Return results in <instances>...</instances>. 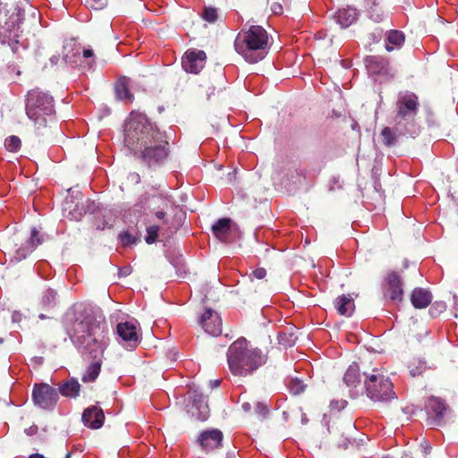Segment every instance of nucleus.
<instances>
[{"instance_id":"9d476101","label":"nucleus","mask_w":458,"mask_h":458,"mask_svg":"<svg viewBox=\"0 0 458 458\" xmlns=\"http://www.w3.org/2000/svg\"><path fill=\"white\" fill-rule=\"evenodd\" d=\"M32 399L35 405L44 410H52L59 399L55 388L46 383L35 384L32 391Z\"/></svg>"},{"instance_id":"a18cd8bd","label":"nucleus","mask_w":458,"mask_h":458,"mask_svg":"<svg viewBox=\"0 0 458 458\" xmlns=\"http://www.w3.org/2000/svg\"><path fill=\"white\" fill-rule=\"evenodd\" d=\"M257 413L259 414L260 417L265 418L268 413V408L262 403H258L256 407Z\"/></svg>"},{"instance_id":"37998d69","label":"nucleus","mask_w":458,"mask_h":458,"mask_svg":"<svg viewBox=\"0 0 458 458\" xmlns=\"http://www.w3.org/2000/svg\"><path fill=\"white\" fill-rule=\"evenodd\" d=\"M119 237L123 245H129L135 242L134 237L131 234H130L128 232H123V233H120Z\"/></svg>"},{"instance_id":"2eb2a0df","label":"nucleus","mask_w":458,"mask_h":458,"mask_svg":"<svg viewBox=\"0 0 458 458\" xmlns=\"http://www.w3.org/2000/svg\"><path fill=\"white\" fill-rule=\"evenodd\" d=\"M199 325L208 335L217 336L222 333V318L212 309H206L199 320Z\"/></svg>"},{"instance_id":"4468645a","label":"nucleus","mask_w":458,"mask_h":458,"mask_svg":"<svg viewBox=\"0 0 458 458\" xmlns=\"http://www.w3.org/2000/svg\"><path fill=\"white\" fill-rule=\"evenodd\" d=\"M207 55L203 50L190 49L182 59V65L187 72L199 73L205 66Z\"/></svg>"},{"instance_id":"69168bd1","label":"nucleus","mask_w":458,"mask_h":458,"mask_svg":"<svg viewBox=\"0 0 458 458\" xmlns=\"http://www.w3.org/2000/svg\"><path fill=\"white\" fill-rule=\"evenodd\" d=\"M454 305H455V306H458V303L456 302V301H457V296H455V295H454Z\"/></svg>"},{"instance_id":"f704fd0d","label":"nucleus","mask_w":458,"mask_h":458,"mask_svg":"<svg viewBox=\"0 0 458 458\" xmlns=\"http://www.w3.org/2000/svg\"><path fill=\"white\" fill-rule=\"evenodd\" d=\"M24 13L20 9H16L15 13H13L8 21V25L13 27V29H20L21 26L25 25L24 21L25 18L23 17ZM28 24H26L27 26Z\"/></svg>"},{"instance_id":"423d86ee","label":"nucleus","mask_w":458,"mask_h":458,"mask_svg":"<svg viewBox=\"0 0 458 458\" xmlns=\"http://www.w3.org/2000/svg\"><path fill=\"white\" fill-rule=\"evenodd\" d=\"M267 46V30H240L234 40L236 52L250 64L262 60Z\"/></svg>"},{"instance_id":"6e6552de","label":"nucleus","mask_w":458,"mask_h":458,"mask_svg":"<svg viewBox=\"0 0 458 458\" xmlns=\"http://www.w3.org/2000/svg\"><path fill=\"white\" fill-rule=\"evenodd\" d=\"M143 114L131 112L124 125V144L136 156L142 157Z\"/></svg>"},{"instance_id":"13d9d810","label":"nucleus","mask_w":458,"mask_h":458,"mask_svg":"<svg viewBox=\"0 0 458 458\" xmlns=\"http://www.w3.org/2000/svg\"><path fill=\"white\" fill-rule=\"evenodd\" d=\"M28 458H46V457L40 454H33L30 455Z\"/></svg>"},{"instance_id":"7c9ffc66","label":"nucleus","mask_w":458,"mask_h":458,"mask_svg":"<svg viewBox=\"0 0 458 458\" xmlns=\"http://www.w3.org/2000/svg\"><path fill=\"white\" fill-rule=\"evenodd\" d=\"M405 37L402 30H388L386 38V49L391 52L394 47H400L404 42Z\"/></svg>"},{"instance_id":"f03ea898","label":"nucleus","mask_w":458,"mask_h":458,"mask_svg":"<svg viewBox=\"0 0 458 458\" xmlns=\"http://www.w3.org/2000/svg\"><path fill=\"white\" fill-rule=\"evenodd\" d=\"M25 111L33 123V134L38 141L49 137L55 114L53 97L38 89L30 90L26 96Z\"/></svg>"},{"instance_id":"f3484780","label":"nucleus","mask_w":458,"mask_h":458,"mask_svg":"<svg viewBox=\"0 0 458 458\" xmlns=\"http://www.w3.org/2000/svg\"><path fill=\"white\" fill-rule=\"evenodd\" d=\"M222 441L223 433L216 428L203 431L199 437V445L207 452L220 447Z\"/></svg>"},{"instance_id":"473e14b6","label":"nucleus","mask_w":458,"mask_h":458,"mask_svg":"<svg viewBox=\"0 0 458 458\" xmlns=\"http://www.w3.org/2000/svg\"><path fill=\"white\" fill-rule=\"evenodd\" d=\"M380 136L385 146L388 148L395 146L398 135L394 129L390 127H384L381 131Z\"/></svg>"},{"instance_id":"338daca9","label":"nucleus","mask_w":458,"mask_h":458,"mask_svg":"<svg viewBox=\"0 0 458 458\" xmlns=\"http://www.w3.org/2000/svg\"><path fill=\"white\" fill-rule=\"evenodd\" d=\"M404 4H406L408 6H411V4H410V1L409 0H404L403 2Z\"/></svg>"},{"instance_id":"680f3d73","label":"nucleus","mask_w":458,"mask_h":458,"mask_svg":"<svg viewBox=\"0 0 458 458\" xmlns=\"http://www.w3.org/2000/svg\"><path fill=\"white\" fill-rule=\"evenodd\" d=\"M37 14H38V12H36V11H33L31 13V17L35 21V22L38 21V20L37 18Z\"/></svg>"},{"instance_id":"c85d7f7f","label":"nucleus","mask_w":458,"mask_h":458,"mask_svg":"<svg viewBox=\"0 0 458 458\" xmlns=\"http://www.w3.org/2000/svg\"><path fill=\"white\" fill-rule=\"evenodd\" d=\"M131 79L126 76H121L114 84V91L119 99L132 100V94L129 90Z\"/></svg>"},{"instance_id":"393cba45","label":"nucleus","mask_w":458,"mask_h":458,"mask_svg":"<svg viewBox=\"0 0 458 458\" xmlns=\"http://www.w3.org/2000/svg\"><path fill=\"white\" fill-rule=\"evenodd\" d=\"M81 387V386L78 380L74 377H72L61 384L56 390L58 394H60L63 396L68 398H75L80 394Z\"/></svg>"},{"instance_id":"cd10ccee","label":"nucleus","mask_w":458,"mask_h":458,"mask_svg":"<svg viewBox=\"0 0 458 458\" xmlns=\"http://www.w3.org/2000/svg\"><path fill=\"white\" fill-rule=\"evenodd\" d=\"M231 219L220 218L212 226L214 235L222 242H227V235L231 231Z\"/></svg>"},{"instance_id":"4d7b16f0","label":"nucleus","mask_w":458,"mask_h":458,"mask_svg":"<svg viewBox=\"0 0 458 458\" xmlns=\"http://www.w3.org/2000/svg\"><path fill=\"white\" fill-rule=\"evenodd\" d=\"M242 407L245 411H250L251 408L249 403H242Z\"/></svg>"},{"instance_id":"2f4dec72","label":"nucleus","mask_w":458,"mask_h":458,"mask_svg":"<svg viewBox=\"0 0 458 458\" xmlns=\"http://www.w3.org/2000/svg\"><path fill=\"white\" fill-rule=\"evenodd\" d=\"M140 175L137 173H130L125 180L122 182L121 190L125 192H130L134 190L135 187L140 188Z\"/></svg>"},{"instance_id":"4be33fe9","label":"nucleus","mask_w":458,"mask_h":458,"mask_svg":"<svg viewBox=\"0 0 458 458\" xmlns=\"http://www.w3.org/2000/svg\"><path fill=\"white\" fill-rule=\"evenodd\" d=\"M410 299L415 309L421 310L427 308L431 303L432 294L427 289L416 287L412 290Z\"/></svg>"},{"instance_id":"f257e3e1","label":"nucleus","mask_w":458,"mask_h":458,"mask_svg":"<svg viewBox=\"0 0 458 458\" xmlns=\"http://www.w3.org/2000/svg\"><path fill=\"white\" fill-rule=\"evenodd\" d=\"M107 328L104 319H97L93 315L76 318L72 324L70 337L83 353H88L93 361L81 377L85 383L95 381L101 370L102 357L107 345Z\"/></svg>"},{"instance_id":"9b49d317","label":"nucleus","mask_w":458,"mask_h":458,"mask_svg":"<svg viewBox=\"0 0 458 458\" xmlns=\"http://www.w3.org/2000/svg\"><path fill=\"white\" fill-rule=\"evenodd\" d=\"M395 105L396 118L401 120H414L419 113V98L412 92L400 95Z\"/></svg>"},{"instance_id":"052dcab7","label":"nucleus","mask_w":458,"mask_h":458,"mask_svg":"<svg viewBox=\"0 0 458 458\" xmlns=\"http://www.w3.org/2000/svg\"><path fill=\"white\" fill-rule=\"evenodd\" d=\"M436 20L438 21V23L440 25H443L445 22H444V19L442 17H440L439 15H437L436 16Z\"/></svg>"},{"instance_id":"c03bdc74","label":"nucleus","mask_w":458,"mask_h":458,"mask_svg":"<svg viewBox=\"0 0 458 458\" xmlns=\"http://www.w3.org/2000/svg\"><path fill=\"white\" fill-rule=\"evenodd\" d=\"M267 276V270L263 267H258L251 273V277L256 279H264Z\"/></svg>"},{"instance_id":"72a5a7b5","label":"nucleus","mask_w":458,"mask_h":458,"mask_svg":"<svg viewBox=\"0 0 458 458\" xmlns=\"http://www.w3.org/2000/svg\"><path fill=\"white\" fill-rule=\"evenodd\" d=\"M194 404L196 405V408L199 411V413L198 415L199 420H206L209 416V408L207 403V397L200 395L199 400H197L195 396Z\"/></svg>"},{"instance_id":"603ef678","label":"nucleus","mask_w":458,"mask_h":458,"mask_svg":"<svg viewBox=\"0 0 458 458\" xmlns=\"http://www.w3.org/2000/svg\"><path fill=\"white\" fill-rule=\"evenodd\" d=\"M350 443L351 441L348 437H344L342 440L338 441V445L343 446L344 449L348 448Z\"/></svg>"},{"instance_id":"aec40b11","label":"nucleus","mask_w":458,"mask_h":458,"mask_svg":"<svg viewBox=\"0 0 458 458\" xmlns=\"http://www.w3.org/2000/svg\"><path fill=\"white\" fill-rule=\"evenodd\" d=\"M333 19L342 29H346L357 21L358 13L354 8H343L335 13Z\"/></svg>"},{"instance_id":"ea45409f","label":"nucleus","mask_w":458,"mask_h":458,"mask_svg":"<svg viewBox=\"0 0 458 458\" xmlns=\"http://www.w3.org/2000/svg\"><path fill=\"white\" fill-rule=\"evenodd\" d=\"M427 363L426 361L418 360V365L415 364V362L411 363L409 366L410 374L412 377L420 376L427 369Z\"/></svg>"},{"instance_id":"b1692460","label":"nucleus","mask_w":458,"mask_h":458,"mask_svg":"<svg viewBox=\"0 0 458 458\" xmlns=\"http://www.w3.org/2000/svg\"><path fill=\"white\" fill-rule=\"evenodd\" d=\"M364 3L365 13L369 20L375 23H379L384 21L386 15L378 2L376 0H364Z\"/></svg>"},{"instance_id":"e2e57ef3","label":"nucleus","mask_w":458,"mask_h":458,"mask_svg":"<svg viewBox=\"0 0 458 458\" xmlns=\"http://www.w3.org/2000/svg\"><path fill=\"white\" fill-rule=\"evenodd\" d=\"M249 29H257V30H259V29H263L262 26L260 25H250Z\"/></svg>"},{"instance_id":"ddd939ff","label":"nucleus","mask_w":458,"mask_h":458,"mask_svg":"<svg viewBox=\"0 0 458 458\" xmlns=\"http://www.w3.org/2000/svg\"><path fill=\"white\" fill-rule=\"evenodd\" d=\"M178 208L169 196L163 193H149L145 196V211H174Z\"/></svg>"},{"instance_id":"c756f323","label":"nucleus","mask_w":458,"mask_h":458,"mask_svg":"<svg viewBox=\"0 0 458 458\" xmlns=\"http://www.w3.org/2000/svg\"><path fill=\"white\" fill-rule=\"evenodd\" d=\"M344 381L348 386L356 387L360 383V373L358 363L352 362L344 376Z\"/></svg>"},{"instance_id":"58836bf2","label":"nucleus","mask_w":458,"mask_h":458,"mask_svg":"<svg viewBox=\"0 0 458 458\" xmlns=\"http://www.w3.org/2000/svg\"><path fill=\"white\" fill-rule=\"evenodd\" d=\"M201 16L206 21L213 23L218 18L217 9L214 7H205Z\"/></svg>"},{"instance_id":"0eeeda50","label":"nucleus","mask_w":458,"mask_h":458,"mask_svg":"<svg viewBox=\"0 0 458 458\" xmlns=\"http://www.w3.org/2000/svg\"><path fill=\"white\" fill-rule=\"evenodd\" d=\"M367 396L374 402L385 403L396 398L393 383L379 369H373L370 373L363 372Z\"/></svg>"},{"instance_id":"4c0bfd02","label":"nucleus","mask_w":458,"mask_h":458,"mask_svg":"<svg viewBox=\"0 0 458 458\" xmlns=\"http://www.w3.org/2000/svg\"><path fill=\"white\" fill-rule=\"evenodd\" d=\"M446 303L443 301H436L429 308L428 313L431 317L437 318L446 310Z\"/></svg>"},{"instance_id":"8fccbe9b","label":"nucleus","mask_w":458,"mask_h":458,"mask_svg":"<svg viewBox=\"0 0 458 458\" xmlns=\"http://www.w3.org/2000/svg\"><path fill=\"white\" fill-rule=\"evenodd\" d=\"M38 428L36 425H32L28 428H25V433L28 436H34L38 434Z\"/></svg>"},{"instance_id":"bf43d9fd","label":"nucleus","mask_w":458,"mask_h":458,"mask_svg":"<svg viewBox=\"0 0 458 458\" xmlns=\"http://www.w3.org/2000/svg\"><path fill=\"white\" fill-rule=\"evenodd\" d=\"M147 337L152 338L153 340H155L157 338L152 330H150L149 334H148V335L145 334V338H147Z\"/></svg>"},{"instance_id":"1a4fd4ad","label":"nucleus","mask_w":458,"mask_h":458,"mask_svg":"<svg viewBox=\"0 0 458 458\" xmlns=\"http://www.w3.org/2000/svg\"><path fill=\"white\" fill-rule=\"evenodd\" d=\"M382 293L386 301L399 304L403 300L404 291L401 273L388 270L382 282Z\"/></svg>"},{"instance_id":"5fc2aeb1","label":"nucleus","mask_w":458,"mask_h":458,"mask_svg":"<svg viewBox=\"0 0 458 458\" xmlns=\"http://www.w3.org/2000/svg\"><path fill=\"white\" fill-rule=\"evenodd\" d=\"M227 180L229 182H233L236 181V170H233L232 173L228 174Z\"/></svg>"},{"instance_id":"39448f33","label":"nucleus","mask_w":458,"mask_h":458,"mask_svg":"<svg viewBox=\"0 0 458 458\" xmlns=\"http://www.w3.org/2000/svg\"><path fill=\"white\" fill-rule=\"evenodd\" d=\"M174 211H145V243H161L164 247L178 230L171 217Z\"/></svg>"},{"instance_id":"e433bc0d","label":"nucleus","mask_w":458,"mask_h":458,"mask_svg":"<svg viewBox=\"0 0 458 458\" xmlns=\"http://www.w3.org/2000/svg\"><path fill=\"white\" fill-rule=\"evenodd\" d=\"M5 148L10 152H17L21 146V140L18 136L12 135L4 140Z\"/></svg>"},{"instance_id":"79ce46f5","label":"nucleus","mask_w":458,"mask_h":458,"mask_svg":"<svg viewBox=\"0 0 458 458\" xmlns=\"http://www.w3.org/2000/svg\"><path fill=\"white\" fill-rule=\"evenodd\" d=\"M56 293L53 291H47L42 298V302L46 306H51L55 303Z\"/></svg>"},{"instance_id":"412c9836","label":"nucleus","mask_w":458,"mask_h":458,"mask_svg":"<svg viewBox=\"0 0 458 458\" xmlns=\"http://www.w3.org/2000/svg\"><path fill=\"white\" fill-rule=\"evenodd\" d=\"M81 52V44L72 38L66 39L63 46V58L65 63L75 64L78 61Z\"/></svg>"},{"instance_id":"864d4df0","label":"nucleus","mask_w":458,"mask_h":458,"mask_svg":"<svg viewBox=\"0 0 458 458\" xmlns=\"http://www.w3.org/2000/svg\"><path fill=\"white\" fill-rule=\"evenodd\" d=\"M286 337H287L286 334H284V333L279 334V335H278L279 343L284 345H286V344L291 345L292 343L290 341H287V343H284V338H286Z\"/></svg>"},{"instance_id":"5701e85b","label":"nucleus","mask_w":458,"mask_h":458,"mask_svg":"<svg viewBox=\"0 0 458 458\" xmlns=\"http://www.w3.org/2000/svg\"><path fill=\"white\" fill-rule=\"evenodd\" d=\"M334 304L337 312L342 316L351 317L355 310L354 301L349 295L342 294L338 296Z\"/></svg>"},{"instance_id":"49530a36","label":"nucleus","mask_w":458,"mask_h":458,"mask_svg":"<svg viewBox=\"0 0 458 458\" xmlns=\"http://www.w3.org/2000/svg\"><path fill=\"white\" fill-rule=\"evenodd\" d=\"M313 38L315 40H325L327 38L326 30H314Z\"/></svg>"},{"instance_id":"de8ad7c7","label":"nucleus","mask_w":458,"mask_h":458,"mask_svg":"<svg viewBox=\"0 0 458 458\" xmlns=\"http://www.w3.org/2000/svg\"><path fill=\"white\" fill-rule=\"evenodd\" d=\"M271 11L273 12L274 14L279 15L283 13V6L281 4L275 3L271 6Z\"/></svg>"},{"instance_id":"a878e982","label":"nucleus","mask_w":458,"mask_h":458,"mask_svg":"<svg viewBox=\"0 0 458 458\" xmlns=\"http://www.w3.org/2000/svg\"><path fill=\"white\" fill-rule=\"evenodd\" d=\"M116 333L123 341L137 342L136 327L131 322H122L116 327Z\"/></svg>"},{"instance_id":"a211bd4d","label":"nucleus","mask_w":458,"mask_h":458,"mask_svg":"<svg viewBox=\"0 0 458 458\" xmlns=\"http://www.w3.org/2000/svg\"><path fill=\"white\" fill-rule=\"evenodd\" d=\"M364 64L370 74L386 75L389 72L388 59L383 56L369 55L364 59Z\"/></svg>"},{"instance_id":"a19ab883","label":"nucleus","mask_w":458,"mask_h":458,"mask_svg":"<svg viewBox=\"0 0 458 458\" xmlns=\"http://www.w3.org/2000/svg\"><path fill=\"white\" fill-rule=\"evenodd\" d=\"M86 5L94 10H101L106 5V0H86Z\"/></svg>"},{"instance_id":"20e7f679","label":"nucleus","mask_w":458,"mask_h":458,"mask_svg":"<svg viewBox=\"0 0 458 458\" xmlns=\"http://www.w3.org/2000/svg\"><path fill=\"white\" fill-rule=\"evenodd\" d=\"M170 154L165 132L145 119V166L157 171L166 162Z\"/></svg>"},{"instance_id":"c9c22d12","label":"nucleus","mask_w":458,"mask_h":458,"mask_svg":"<svg viewBox=\"0 0 458 458\" xmlns=\"http://www.w3.org/2000/svg\"><path fill=\"white\" fill-rule=\"evenodd\" d=\"M287 386L290 393L293 395L303 393L306 388V385H304L302 381L298 378H291L287 384Z\"/></svg>"},{"instance_id":"7ed1b4c3","label":"nucleus","mask_w":458,"mask_h":458,"mask_svg":"<svg viewBox=\"0 0 458 458\" xmlns=\"http://www.w3.org/2000/svg\"><path fill=\"white\" fill-rule=\"evenodd\" d=\"M267 360V353L259 348H252L249 342L241 337L228 348L227 362L234 376L247 377L263 366Z\"/></svg>"},{"instance_id":"0e129e2a","label":"nucleus","mask_w":458,"mask_h":458,"mask_svg":"<svg viewBox=\"0 0 458 458\" xmlns=\"http://www.w3.org/2000/svg\"><path fill=\"white\" fill-rule=\"evenodd\" d=\"M382 458H395V457L391 454H386V455L383 456Z\"/></svg>"},{"instance_id":"09e8293b","label":"nucleus","mask_w":458,"mask_h":458,"mask_svg":"<svg viewBox=\"0 0 458 458\" xmlns=\"http://www.w3.org/2000/svg\"><path fill=\"white\" fill-rule=\"evenodd\" d=\"M11 33L12 30H4V33H3L1 30H0V42L2 44H5V43H8L10 45V42H9V38L10 36H7L5 33Z\"/></svg>"},{"instance_id":"f8f14e48","label":"nucleus","mask_w":458,"mask_h":458,"mask_svg":"<svg viewBox=\"0 0 458 458\" xmlns=\"http://www.w3.org/2000/svg\"><path fill=\"white\" fill-rule=\"evenodd\" d=\"M426 408L430 425L441 427L445 424V417L447 413V406L441 398L431 396L428 400Z\"/></svg>"},{"instance_id":"774afa93","label":"nucleus","mask_w":458,"mask_h":458,"mask_svg":"<svg viewBox=\"0 0 458 458\" xmlns=\"http://www.w3.org/2000/svg\"><path fill=\"white\" fill-rule=\"evenodd\" d=\"M219 383H220V381H219V380H216V381L214 382V385H215L216 386H217L219 385Z\"/></svg>"},{"instance_id":"6e6d98bb","label":"nucleus","mask_w":458,"mask_h":458,"mask_svg":"<svg viewBox=\"0 0 458 458\" xmlns=\"http://www.w3.org/2000/svg\"><path fill=\"white\" fill-rule=\"evenodd\" d=\"M216 89L214 87H209L208 91H207L208 98H209L211 95L215 94Z\"/></svg>"},{"instance_id":"6ab92c4d","label":"nucleus","mask_w":458,"mask_h":458,"mask_svg":"<svg viewBox=\"0 0 458 458\" xmlns=\"http://www.w3.org/2000/svg\"><path fill=\"white\" fill-rule=\"evenodd\" d=\"M104 420V411L98 406L92 405L82 413V421L89 428L98 429L102 427Z\"/></svg>"},{"instance_id":"3c124183","label":"nucleus","mask_w":458,"mask_h":458,"mask_svg":"<svg viewBox=\"0 0 458 458\" xmlns=\"http://www.w3.org/2000/svg\"><path fill=\"white\" fill-rule=\"evenodd\" d=\"M84 58H90L94 56V52L90 48H81Z\"/></svg>"},{"instance_id":"dca6fc26","label":"nucleus","mask_w":458,"mask_h":458,"mask_svg":"<svg viewBox=\"0 0 458 458\" xmlns=\"http://www.w3.org/2000/svg\"><path fill=\"white\" fill-rule=\"evenodd\" d=\"M42 242L43 239L39 236L38 231L33 228L30 233V237L16 250L14 259L17 261L26 259Z\"/></svg>"},{"instance_id":"bb28decb","label":"nucleus","mask_w":458,"mask_h":458,"mask_svg":"<svg viewBox=\"0 0 458 458\" xmlns=\"http://www.w3.org/2000/svg\"><path fill=\"white\" fill-rule=\"evenodd\" d=\"M72 196L66 198L64 202V210L68 211V217L72 220L79 221L85 214L82 202L79 201L73 206Z\"/></svg>"}]
</instances>
